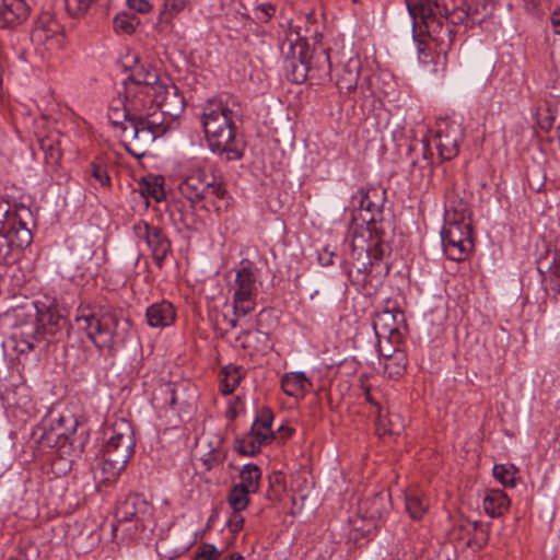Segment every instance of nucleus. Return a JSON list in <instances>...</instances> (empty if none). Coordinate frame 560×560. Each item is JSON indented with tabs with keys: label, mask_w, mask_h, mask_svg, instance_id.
<instances>
[{
	"label": "nucleus",
	"mask_w": 560,
	"mask_h": 560,
	"mask_svg": "<svg viewBox=\"0 0 560 560\" xmlns=\"http://www.w3.org/2000/svg\"><path fill=\"white\" fill-rule=\"evenodd\" d=\"M142 195L154 198L158 202H160L164 198V189L162 184L158 178L153 180L143 182L141 184Z\"/></svg>",
	"instance_id": "46"
},
{
	"label": "nucleus",
	"mask_w": 560,
	"mask_h": 560,
	"mask_svg": "<svg viewBox=\"0 0 560 560\" xmlns=\"http://www.w3.org/2000/svg\"><path fill=\"white\" fill-rule=\"evenodd\" d=\"M126 103H127V97H126V91L124 90V97H117V98H114L109 105V108L108 110H113V109H116L118 110V108L121 106V107H127L126 106Z\"/></svg>",
	"instance_id": "63"
},
{
	"label": "nucleus",
	"mask_w": 560,
	"mask_h": 560,
	"mask_svg": "<svg viewBox=\"0 0 560 560\" xmlns=\"http://www.w3.org/2000/svg\"><path fill=\"white\" fill-rule=\"evenodd\" d=\"M183 203L173 202L168 206V211L172 220L176 223L179 222L183 226L188 228V223L186 222V218L183 213Z\"/></svg>",
	"instance_id": "55"
},
{
	"label": "nucleus",
	"mask_w": 560,
	"mask_h": 560,
	"mask_svg": "<svg viewBox=\"0 0 560 560\" xmlns=\"http://www.w3.org/2000/svg\"><path fill=\"white\" fill-rule=\"evenodd\" d=\"M63 35L62 26L48 12L38 16L31 32V39L37 45L56 44L60 45V38Z\"/></svg>",
	"instance_id": "17"
},
{
	"label": "nucleus",
	"mask_w": 560,
	"mask_h": 560,
	"mask_svg": "<svg viewBox=\"0 0 560 560\" xmlns=\"http://www.w3.org/2000/svg\"><path fill=\"white\" fill-rule=\"evenodd\" d=\"M409 14L415 21L420 19L424 24L428 35L438 45L439 52L447 54L451 49L454 38V26L465 21L482 23V19H478V8L467 4L466 0H462L459 4H454L450 9L446 4L438 0H407Z\"/></svg>",
	"instance_id": "2"
},
{
	"label": "nucleus",
	"mask_w": 560,
	"mask_h": 560,
	"mask_svg": "<svg viewBox=\"0 0 560 560\" xmlns=\"http://www.w3.org/2000/svg\"><path fill=\"white\" fill-rule=\"evenodd\" d=\"M34 303L38 310V320L40 326H43L40 330L46 345L50 341H59L69 334V319L55 300L48 304L40 301Z\"/></svg>",
	"instance_id": "12"
},
{
	"label": "nucleus",
	"mask_w": 560,
	"mask_h": 560,
	"mask_svg": "<svg viewBox=\"0 0 560 560\" xmlns=\"http://www.w3.org/2000/svg\"><path fill=\"white\" fill-rule=\"evenodd\" d=\"M186 5L185 0H165L164 9L161 11L160 20L168 22L174 14L180 12Z\"/></svg>",
	"instance_id": "48"
},
{
	"label": "nucleus",
	"mask_w": 560,
	"mask_h": 560,
	"mask_svg": "<svg viewBox=\"0 0 560 560\" xmlns=\"http://www.w3.org/2000/svg\"><path fill=\"white\" fill-rule=\"evenodd\" d=\"M124 89L127 97L126 106L131 116L129 125H136L144 113L152 109L153 106L148 107V104L153 103V95H147L145 90L141 86L125 85Z\"/></svg>",
	"instance_id": "22"
},
{
	"label": "nucleus",
	"mask_w": 560,
	"mask_h": 560,
	"mask_svg": "<svg viewBox=\"0 0 560 560\" xmlns=\"http://www.w3.org/2000/svg\"><path fill=\"white\" fill-rule=\"evenodd\" d=\"M75 425L77 424L71 423V427L67 430L65 435L61 438L60 444H58L57 446L60 456L70 457V462H72L77 457H80L83 452V440H78L74 436Z\"/></svg>",
	"instance_id": "29"
},
{
	"label": "nucleus",
	"mask_w": 560,
	"mask_h": 560,
	"mask_svg": "<svg viewBox=\"0 0 560 560\" xmlns=\"http://www.w3.org/2000/svg\"><path fill=\"white\" fill-rule=\"evenodd\" d=\"M130 9L139 12L147 13L151 10V4L147 0H127Z\"/></svg>",
	"instance_id": "59"
},
{
	"label": "nucleus",
	"mask_w": 560,
	"mask_h": 560,
	"mask_svg": "<svg viewBox=\"0 0 560 560\" xmlns=\"http://www.w3.org/2000/svg\"><path fill=\"white\" fill-rule=\"evenodd\" d=\"M406 511L412 520H420L428 510L425 502L417 491H409L405 495Z\"/></svg>",
	"instance_id": "33"
},
{
	"label": "nucleus",
	"mask_w": 560,
	"mask_h": 560,
	"mask_svg": "<svg viewBox=\"0 0 560 560\" xmlns=\"http://www.w3.org/2000/svg\"><path fill=\"white\" fill-rule=\"evenodd\" d=\"M285 78L296 84L310 80L322 84L330 79L331 63L327 49H311L306 39L291 28L280 45Z\"/></svg>",
	"instance_id": "3"
},
{
	"label": "nucleus",
	"mask_w": 560,
	"mask_h": 560,
	"mask_svg": "<svg viewBox=\"0 0 560 560\" xmlns=\"http://www.w3.org/2000/svg\"><path fill=\"white\" fill-rule=\"evenodd\" d=\"M107 440L103 446L102 455L119 465H127L135 452V431L130 421L121 418L113 423L105 432Z\"/></svg>",
	"instance_id": "8"
},
{
	"label": "nucleus",
	"mask_w": 560,
	"mask_h": 560,
	"mask_svg": "<svg viewBox=\"0 0 560 560\" xmlns=\"http://www.w3.org/2000/svg\"><path fill=\"white\" fill-rule=\"evenodd\" d=\"M388 495L377 493L370 501L369 516L371 518H383L387 513Z\"/></svg>",
	"instance_id": "42"
},
{
	"label": "nucleus",
	"mask_w": 560,
	"mask_h": 560,
	"mask_svg": "<svg viewBox=\"0 0 560 560\" xmlns=\"http://www.w3.org/2000/svg\"><path fill=\"white\" fill-rule=\"evenodd\" d=\"M222 373L224 377L221 381L220 390L223 395H230L242 380V370L238 366L228 365L222 370Z\"/></svg>",
	"instance_id": "35"
},
{
	"label": "nucleus",
	"mask_w": 560,
	"mask_h": 560,
	"mask_svg": "<svg viewBox=\"0 0 560 560\" xmlns=\"http://www.w3.org/2000/svg\"><path fill=\"white\" fill-rule=\"evenodd\" d=\"M266 314V311L262 310L258 316H257V329L255 331H252V330H246V331H243L242 335L238 337V339H241L242 337L245 338V341L247 342L249 338H252L253 336H257V339L259 341H262L264 343H267L268 340H269V336L267 332H264L260 330L259 326H260V323L262 320V317L265 316Z\"/></svg>",
	"instance_id": "52"
},
{
	"label": "nucleus",
	"mask_w": 560,
	"mask_h": 560,
	"mask_svg": "<svg viewBox=\"0 0 560 560\" xmlns=\"http://www.w3.org/2000/svg\"><path fill=\"white\" fill-rule=\"evenodd\" d=\"M418 52L422 63L428 65L431 61V51L422 42L418 44Z\"/></svg>",
	"instance_id": "61"
},
{
	"label": "nucleus",
	"mask_w": 560,
	"mask_h": 560,
	"mask_svg": "<svg viewBox=\"0 0 560 560\" xmlns=\"http://www.w3.org/2000/svg\"><path fill=\"white\" fill-rule=\"evenodd\" d=\"M233 302V313L235 316H246L255 310L256 301L255 300H245L237 301L232 300Z\"/></svg>",
	"instance_id": "51"
},
{
	"label": "nucleus",
	"mask_w": 560,
	"mask_h": 560,
	"mask_svg": "<svg viewBox=\"0 0 560 560\" xmlns=\"http://www.w3.org/2000/svg\"><path fill=\"white\" fill-rule=\"evenodd\" d=\"M234 291H257L256 275L249 266H244L236 272Z\"/></svg>",
	"instance_id": "37"
},
{
	"label": "nucleus",
	"mask_w": 560,
	"mask_h": 560,
	"mask_svg": "<svg viewBox=\"0 0 560 560\" xmlns=\"http://www.w3.org/2000/svg\"><path fill=\"white\" fill-rule=\"evenodd\" d=\"M311 382L306 378L304 372H291L283 375L281 387L288 396L296 397L302 395L311 387Z\"/></svg>",
	"instance_id": "28"
},
{
	"label": "nucleus",
	"mask_w": 560,
	"mask_h": 560,
	"mask_svg": "<svg viewBox=\"0 0 560 560\" xmlns=\"http://www.w3.org/2000/svg\"><path fill=\"white\" fill-rule=\"evenodd\" d=\"M154 508L138 493L128 494L120 501L115 511L116 523L112 526L114 537L120 530L128 539L137 535L148 537L155 528Z\"/></svg>",
	"instance_id": "5"
},
{
	"label": "nucleus",
	"mask_w": 560,
	"mask_h": 560,
	"mask_svg": "<svg viewBox=\"0 0 560 560\" xmlns=\"http://www.w3.org/2000/svg\"><path fill=\"white\" fill-rule=\"evenodd\" d=\"M467 4H471L472 8H478V15L483 13V16L481 18L482 21L486 19V16L490 15L493 11V2L490 0H471L467 1Z\"/></svg>",
	"instance_id": "56"
},
{
	"label": "nucleus",
	"mask_w": 560,
	"mask_h": 560,
	"mask_svg": "<svg viewBox=\"0 0 560 560\" xmlns=\"http://www.w3.org/2000/svg\"><path fill=\"white\" fill-rule=\"evenodd\" d=\"M40 327L38 310L34 302L30 306L15 310L12 332L15 351L27 353L44 342Z\"/></svg>",
	"instance_id": "7"
},
{
	"label": "nucleus",
	"mask_w": 560,
	"mask_h": 560,
	"mask_svg": "<svg viewBox=\"0 0 560 560\" xmlns=\"http://www.w3.org/2000/svg\"><path fill=\"white\" fill-rule=\"evenodd\" d=\"M272 441L266 434L257 432L255 435L247 433L241 436H236L233 443L234 450L247 456H255L260 452L262 445H267Z\"/></svg>",
	"instance_id": "26"
},
{
	"label": "nucleus",
	"mask_w": 560,
	"mask_h": 560,
	"mask_svg": "<svg viewBox=\"0 0 560 560\" xmlns=\"http://www.w3.org/2000/svg\"><path fill=\"white\" fill-rule=\"evenodd\" d=\"M66 422L78 424V421L72 416L66 417L50 410L33 429L31 439L39 447H57L60 444L61 438L69 429L65 427Z\"/></svg>",
	"instance_id": "13"
},
{
	"label": "nucleus",
	"mask_w": 560,
	"mask_h": 560,
	"mask_svg": "<svg viewBox=\"0 0 560 560\" xmlns=\"http://www.w3.org/2000/svg\"><path fill=\"white\" fill-rule=\"evenodd\" d=\"M39 145L45 154L46 163L58 165L62 155L59 140L52 138L39 139Z\"/></svg>",
	"instance_id": "38"
},
{
	"label": "nucleus",
	"mask_w": 560,
	"mask_h": 560,
	"mask_svg": "<svg viewBox=\"0 0 560 560\" xmlns=\"http://www.w3.org/2000/svg\"><path fill=\"white\" fill-rule=\"evenodd\" d=\"M79 329L86 332L88 337L98 348H112L114 345V332L118 326V318L115 314L105 313L97 316L94 313L83 312L75 316Z\"/></svg>",
	"instance_id": "10"
},
{
	"label": "nucleus",
	"mask_w": 560,
	"mask_h": 560,
	"mask_svg": "<svg viewBox=\"0 0 560 560\" xmlns=\"http://www.w3.org/2000/svg\"><path fill=\"white\" fill-rule=\"evenodd\" d=\"M151 95L156 107L171 119L179 117L184 112L185 98L175 84L155 85V91Z\"/></svg>",
	"instance_id": "16"
},
{
	"label": "nucleus",
	"mask_w": 560,
	"mask_h": 560,
	"mask_svg": "<svg viewBox=\"0 0 560 560\" xmlns=\"http://www.w3.org/2000/svg\"><path fill=\"white\" fill-rule=\"evenodd\" d=\"M353 223L350 240L346 241L352 260L348 275L352 282L365 287L373 279H383L389 271V264L384 258L390 250L393 222L380 219L378 225Z\"/></svg>",
	"instance_id": "1"
},
{
	"label": "nucleus",
	"mask_w": 560,
	"mask_h": 560,
	"mask_svg": "<svg viewBox=\"0 0 560 560\" xmlns=\"http://www.w3.org/2000/svg\"><path fill=\"white\" fill-rule=\"evenodd\" d=\"M240 116L241 107L235 100L218 97L202 106L201 124L209 148L213 153L225 154L226 161L243 156V152L234 145L235 121Z\"/></svg>",
	"instance_id": "4"
},
{
	"label": "nucleus",
	"mask_w": 560,
	"mask_h": 560,
	"mask_svg": "<svg viewBox=\"0 0 560 560\" xmlns=\"http://www.w3.org/2000/svg\"><path fill=\"white\" fill-rule=\"evenodd\" d=\"M145 317L151 327L164 328L175 322L176 313L172 303L161 301L153 303L147 308Z\"/></svg>",
	"instance_id": "24"
},
{
	"label": "nucleus",
	"mask_w": 560,
	"mask_h": 560,
	"mask_svg": "<svg viewBox=\"0 0 560 560\" xmlns=\"http://www.w3.org/2000/svg\"><path fill=\"white\" fill-rule=\"evenodd\" d=\"M91 176L101 184V186H109L110 177L107 173V168L104 164L93 161L89 166Z\"/></svg>",
	"instance_id": "47"
},
{
	"label": "nucleus",
	"mask_w": 560,
	"mask_h": 560,
	"mask_svg": "<svg viewBox=\"0 0 560 560\" xmlns=\"http://www.w3.org/2000/svg\"><path fill=\"white\" fill-rule=\"evenodd\" d=\"M139 23V19L136 15L129 13L117 14L114 19L115 30L126 34H131L135 32Z\"/></svg>",
	"instance_id": "41"
},
{
	"label": "nucleus",
	"mask_w": 560,
	"mask_h": 560,
	"mask_svg": "<svg viewBox=\"0 0 560 560\" xmlns=\"http://www.w3.org/2000/svg\"><path fill=\"white\" fill-rule=\"evenodd\" d=\"M108 119L113 126L120 128L121 135L124 136V128H127V125H129L131 116L127 107L120 106L118 110H108Z\"/></svg>",
	"instance_id": "44"
},
{
	"label": "nucleus",
	"mask_w": 560,
	"mask_h": 560,
	"mask_svg": "<svg viewBox=\"0 0 560 560\" xmlns=\"http://www.w3.org/2000/svg\"><path fill=\"white\" fill-rule=\"evenodd\" d=\"M132 230L138 238L145 241L151 250L153 260L161 268L172 249V243L164 231L161 228L150 225L144 221L135 223Z\"/></svg>",
	"instance_id": "15"
},
{
	"label": "nucleus",
	"mask_w": 560,
	"mask_h": 560,
	"mask_svg": "<svg viewBox=\"0 0 560 560\" xmlns=\"http://www.w3.org/2000/svg\"><path fill=\"white\" fill-rule=\"evenodd\" d=\"M7 233H14L16 241L14 242V249L23 248L32 243L33 236L28 226L16 228L10 225L7 229Z\"/></svg>",
	"instance_id": "43"
},
{
	"label": "nucleus",
	"mask_w": 560,
	"mask_h": 560,
	"mask_svg": "<svg viewBox=\"0 0 560 560\" xmlns=\"http://www.w3.org/2000/svg\"><path fill=\"white\" fill-rule=\"evenodd\" d=\"M31 13L25 0H2L0 2V28H13L25 22Z\"/></svg>",
	"instance_id": "20"
},
{
	"label": "nucleus",
	"mask_w": 560,
	"mask_h": 560,
	"mask_svg": "<svg viewBox=\"0 0 560 560\" xmlns=\"http://www.w3.org/2000/svg\"><path fill=\"white\" fill-rule=\"evenodd\" d=\"M252 492L246 490L243 486L234 485L229 492L228 502L235 511H243L249 503V494Z\"/></svg>",
	"instance_id": "39"
},
{
	"label": "nucleus",
	"mask_w": 560,
	"mask_h": 560,
	"mask_svg": "<svg viewBox=\"0 0 560 560\" xmlns=\"http://www.w3.org/2000/svg\"><path fill=\"white\" fill-rule=\"evenodd\" d=\"M510 499L502 490L490 491L483 500V509L491 517H498L508 510Z\"/></svg>",
	"instance_id": "31"
},
{
	"label": "nucleus",
	"mask_w": 560,
	"mask_h": 560,
	"mask_svg": "<svg viewBox=\"0 0 560 560\" xmlns=\"http://www.w3.org/2000/svg\"><path fill=\"white\" fill-rule=\"evenodd\" d=\"M380 200L383 199L375 188L358 190V192L352 196V206L355 212L352 215V222L360 220L364 224L378 225L380 219L390 220V215H388V218L384 215L382 205H376V201Z\"/></svg>",
	"instance_id": "14"
},
{
	"label": "nucleus",
	"mask_w": 560,
	"mask_h": 560,
	"mask_svg": "<svg viewBox=\"0 0 560 560\" xmlns=\"http://www.w3.org/2000/svg\"><path fill=\"white\" fill-rule=\"evenodd\" d=\"M373 81L371 77L362 78L361 82L358 81L357 92L348 95L352 101L359 102L361 100H368L374 95V90L372 88Z\"/></svg>",
	"instance_id": "45"
},
{
	"label": "nucleus",
	"mask_w": 560,
	"mask_h": 560,
	"mask_svg": "<svg viewBox=\"0 0 560 560\" xmlns=\"http://www.w3.org/2000/svg\"><path fill=\"white\" fill-rule=\"evenodd\" d=\"M12 213L9 202L0 200V232L7 231L10 221L16 219Z\"/></svg>",
	"instance_id": "53"
},
{
	"label": "nucleus",
	"mask_w": 560,
	"mask_h": 560,
	"mask_svg": "<svg viewBox=\"0 0 560 560\" xmlns=\"http://www.w3.org/2000/svg\"><path fill=\"white\" fill-rule=\"evenodd\" d=\"M178 188L192 205L210 196L220 200L228 198L222 180H217L213 175L207 174L202 168H197L187 175Z\"/></svg>",
	"instance_id": "9"
},
{
	"label": "nucleus",
	"mask_w": 560,
	"mask_h": 560,
	"mask_svg": "<svg viewBox=\"0 0 560 560\" xmlns=\"http://www.w3.org/2000/svg\"><path fill=\"white\" fill-rule=\"evenodd\" d=\"M220 551L213 545H205L195 560H218Z\"/></svg>",
	"instance_id": "57"
},
{
	"label": "nucleus",
	"mask_w": 560,
	"mask_h": 560,
	"mask_svg": "<svg viewBox=\"0 0 560 560\" xmlns=\"http://www.w3.org/2000/svg\"><path fill=\"white\" fill-rule=\"evenodd\" d=\"M75 425L77 424L71 423V427L67 430L65 435L61 438L60 444H58L57 446L60 456L70 457V462H72L77 457H80L83 452V440H78L74 436Z\"/></svg>",
	"instance_id": "30"
},
{
	"label": "nucleus",
	"mask_w": 560,
	"mask_h": 560,
	"mask_svg": "<svg viewBox=\"0 0 560 560\" xmlns=\"http://www.w3.org/2000/svg\"><path fill=\"white\" fill-rule=\"evenodd\" d=\"M257 291H234L233 299L237 301L255 300Z\"/></svg>",
	"instance_id": "62"
},
{
	"label": "nucleus",
	"mask_w": 560,
	"mask_h": 560,
	"mask_svg": "<svg viewBox=\"0 0 560 560\" xmlns=\"http://www.w3.org/2000/svg\"><path fill=\"white\" fill-rule=\"evenodd\" d=\"M242 511L233 510L230 518L228 520V526L231 532L237 533L243 528L244 517L241 515Z\"/></svg>",
	"instance_id": "58"
},
{
	"label": "nucleus",
	"mask_w": 560,
	"mask_h": 560,
	"mask_svg": "<svg viewBox=\"0 0 560 560\" xmlns=\"http://www.w3.org/2000/svg\"><path fill=\"white\" fill-rule=\"evenodd\" d=\"M551 25L555 33L560 34V9L556 10L551 15Z\"/></svg>",
	"instance_id": "64"
},
{
	"label": "nucleus",
	"mask_w": 560,
	"mask_h": 560,
	"mask_svg": "<svg viewBox=\"0 0 560 560\" xmlns=\"http://www.w3.org/2000/svg\"><path fill=\"white\" fill-rule=\"evenodd\" d=\"M361 72V60L358 56L350 57L337 70L336 85L341 94L351 95L357 92Z\"/></svg>",
	"instance_id": "19"
},
{
	"label": "nucleus",
	"mask_w": 560,
	"mask_h": 560,
	"mask_svg": "<svg viewBox=\"0 0 560 560\" xmlns=\"http://www.w3.org/2000/svg\"><path fill=\"white\" fill-rule=\"evenodd\" d=\"M272 420L273 415L269 408H262L255 419L262 428L264 434L273 440L275 434L271 429Z\"/></svg>",
	"instance_id": "49"
},
{
	"label": "nucleus",
	"mask_w": 560,
	"mask_h": 560,
	"mask_svg": "<svg viewBox=\"0 0 560 560\" xmlns=\"http://www.w3.org/2000/svg\"><path fill=\"white\" fill-rule=\"evenodd\" d=\"M378 353L384 358V370L389 377H397L404 373L407 365V357L402 350L393 348L392 353H387L380 342Z\"/></svg>",
	"instance_id": "27"
},
{
	"label": "nucleus",
	"mask_w": 560,
	"mask_h": 560,
	"mask_svg": "<svg viewBox=\"0 0 560 560\" xmlns=\"http://www.w3.org/2000/svg\"><path fill=\"white\" fill-rule=\"evenodd\" d=\"M436 148L444 160H452L459 152V143L464 138V130L459 124L451 122L438 131Z\"/></svg>",
	"instance_id": "18"
},
{
	"label": "nucleus",
	"mask_w": 560,
	"mask_h": 560,
	"mask_svg": "<svg viewBox=\"0 0 560 560\" xmlns=\"http://www.w3.org/2000/svg\"><path fill=\"white\" fill-rule=\"evenodd\" d=\"M125 85L141 86L145 90L147 95H151L155 91V85H162L158 71L151 66H138L132 70L130 77L124 82Z\"/></svg>",
	"instance_id": "23"
},
{
	"label": "nucleus",
	"mask_w": 560,
	"mask_h": 560,
	"mask_svg": "<svg viewBox=\"0 0 560 560\" xmlns=\"http://www.w3.org/2000/svg\"><path fill=\"white\" fill-rule=\"evenodd\" d=\"M441 240L447 258L464 260L472 246L470 224L464 221L446 222L441 231Z\"/></svg>",
	"instance_id": "11"
},
{
	"label": "nucleus",
	"mask_w": 560,
	"mask_h": 560,
	"mask_svg": "<svg viewBox=\"0 0 560 560\" xmlns=\"http://www.w3.org/2000/svg\"><path fill=\"white\" fill-rule=\"evenodd\" d=\"M493 477L505 488H514L517 481L518 469L510 464H497L492 469Z\"/></svg>",
	"instance_id": "34"
},
{
	"label": "nucleus",
	"mask_w": 560,
	"mask_h": 560,
	"mask_svg": "<svg viewBox=\"0 0 560 560\" xmlns=\"http://www.w3.org/2000/svg\"><path fill=\"white\" fill-rule=\"evenodd\" d=\"M260 478V468L255 464H246L240 472L241 482L236 483V486H243L246 490L250 491L252 493H256L259 489Z\"/></svg>",
	"instance_id": "32"
},
{
	"label": "nucleus",
	"mask_w": 560,
	"mask_h": 560,
	"mask_svg": "<svg viewBox=\"0 0 560 560\" xmlns=\"http://www.w3.org/2000/svg\"><path fill=\"white\" fill-rule=\"evenodd\" d=\"M276 7L271 3H262L255 8V18L260 22H268L275 14Z\"/></svg>",
	"instance_id": "54"
},
{
	"label": "nucleus",
	"mask_w": 560,
	"mask_h": 560,
	"mask_svg": "<svg viewBox=\"0 0 560 560\" xmlns=\"http://www.w3.org/2000/svg\"><path fill=\"white\" fill-rule=\"evenodd\" d=\"M125 465H119L106 456H101L93 466V477L98 485H112L117 480Z\"/></svg>",
	"instance_id": "25"
},
{
	"label": "nucleus",
	"mask_w": 560,
	"mask_h": 560,
	"mask_svg": "<svg viewBox=\"0 0 560 560\" xmlns=\"http://www.w3.org/2000/svg\"><path fill=\"white\" fill-rule=\"evenodd\" d=\"M14 252V242L7 231L0 232V265L12 264L15 260Z\"/></svg>",
	"instance_id": "40"
},
{
	"label": "nucleus",
	"mask_w": 560,
	"mask_h": 560,
	"mask_svg": "<svg viewBox=\"0 0 560 560\" xmlns=\"http://www.w3.org/2000/svg\"><path fill=\"white\" fill-rule=\"evenodd\" d=\"M404 322V313L399 310L385 308L376 313L373 320V329L378 339H392L399 335V325Z\"/></svg>",
	"instance_id": "21"
},
{
	"label": "nucleus",
	"mask_w": 560,
	"mask_h": 560,
	"mask_svg": "<svg viewBox=\"0 0 560 560\" xmlns=\"http://www.w3.org/2000/svg\"><path fill=\"white\" fill-rule=\"evenodd\" d=\"M21 212H26V213L31 214V211H30L28 208L22 207L19 211L12 213L13 215H16V219L15 220H11L9 225H8V228L10 225H15L16 228L27 226L26 222H24L23 219H22V213Z\"/></svg>",
	"instance_id": "60"
},
{
	"label": "nucleus",
	"mask_w": 560,
	"mask_h": 560,
	"mask_svg": "<svg viewBox=\"0 0 560 560\" xmlns=\"http://www.w3.org/2000/svg\"><path fill=\"white\" fill-rule=\"evenodd\" d=\"M404 425L398 415H389V418L382 416V412L377 416L376 420V432L380 435L386 434H400Z\"/></svg>",
	"instance_id": "36"
},
{
	"label": "nucleus",
	"mask_w": 560,
	"mask_h": 560,
	"mask_svg": "<svg viewBox=\"0 0 560 560\" xmlns=\"http://www.w3.org/2000/svg\"><path fill=\"white\" fill-rule=\"evenodd\" d=\"M549 271L550 289L556 293L560 294V259L557 261L553 257L552 265L547 266Z\"/></svg>",
	"instance_id": "50"
},
{
	"label": "nucleus",
	"mask_w": 560,
	"mask_h": 560,
	"mask_svg": "<svg viewBox=\"0 0 560 560\" xmlns=\"http://www.w3.org/2000/svg\"><path fill=\"white\" fill-rule=\"evenodd\" d=\"M165 116L167 115L155 106L152 112L144 113L136 125H127L124 128V138L128 141L127 151L136 158L143 156L147 148L165 133Z\"/></svg>",
	"instance_id": "6"
}]
</instances>
